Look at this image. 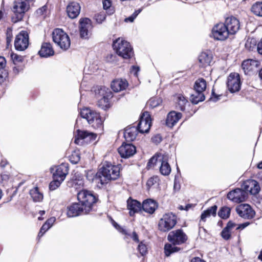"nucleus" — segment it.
Wrapping results in <instances>:
<instances>
[{
	"label": "nucleus",
	"instance_id": "774afa93",
	"mask_svg": "<svg viewBox=\"0 0 262 262\" xmlns=\"http://www.w3.org/2000/svg\"><path fill=\"white\" fill-rule=\"evenodd\" d=\"M6 77V75H0V84H2L4 82Z\"/></svg>",
	"mask_w": 262,
	"mask_h": 262
},
{
	"label": "nucleus",
	"instance_id": "dca6fc26",
	"mask_svg": "<svg viewBox=\"0 0 262 262\" xmlns=\"http://www.w3.org/2000/svg\"><path fill=\"white\" fill-rule=\"evenodd\" d=\"M248 196V193L244 189L236 188L230 191L227 194L228 199L233 202L239 203L245 201Z\"/></svg>",
	"mask_w": 262,
	"mask_h": 262
},
{
	"label": "nucleus",
	"instance_id": "e2e57ef3",
	"mask_svg": "<svg viewBox=\"0 0 262 262\" xmlns=\"http://www.w3.org/2000/svg\"><path fill=\"white\" fill-rule=\"evenodd\" d=\"M6 65V60L4 57L0 56V68H3Z\"/></svg>",
	"mask_w": 262,
	"mask_h": 262
},
{
	"label": "nucleus",
	"instance_id": "680f3d73",
	"mask_svg": "<svg viewBox=\"0 0 262 262\" xmlns=\"http://www.w3.org/2000/svg\"><path fill=\"white\" fill-rule=\"evenodd\" d=\"M131 237L135 242H137V243L139 242L138 236L135 232H133V233L131 235Z\"/></svg>",
	"mask_w": 262,
	"mask_h": 262
},
{
	"label": "nucleus",
	"instance_id": "f03ea898",
	"mask_svg": "<svg viewBox=\"0 0 262 262\" xmlns=\"http://www.w3.org/2000/svg\"><path fill=\"white\" fill-rule=\"evenodd\" d=\"M167 239L171 244L165 245L164 252L167 256H169L180 250L176 245L185 243L188 239V236L182 229H180L170 232L167 236Z\"/></svg>",
	"mask_w": 262,
	"mask_h": 262
},
{
	"label": "nucleus",
	"instance_id": "338daca9",
	"mask_svg": "<svg viewBox=\"0 0 262 262\" xmlns=\"http://www.w3.org/2000/svg\"><path fill=\"white\" fill-rule=\"evenodd\" d=\"M41 228V231H43V233H45L47 231H48L50 228V227H49V226L47 224L45 223L42 226Z\"/></svg>",
	"mask_w": 262,
	"mask_h": 262
},
{
	"label": "nucleus",
	"instance_id": "8fccbe9b",
	"mask_svg": "<svg viewBox=\"0 0 262 262\" xmlns=\"http://www.w3.org/2000/svg\"><path fill=\"white\" fill-rule=\"evenodd\" d=\"M221 235L224 239L227 240L230 237L231 231L225 227L222 231Z\"/></svg>",
	"mask_w": 262,
	"mask_h": 262
},
{
	"label": "nucleus",
	"instance_id": "6ab92c4d",
	"mask_svg": "<svg viewBox=\"0 0 262 262\" xmlns=\"http://www.w3.org/2000/svg\"><path fill=\"white\" fill-rule=\"evenodd\" d=\"M118 151L122 158H128L136 152V148L132 144L123 143L118 148Z\"/></svg>",
	"mask_w": 262,
	"mask_h": 262
},
{
	"label": "nucleus",
	"instance_id": "4d7b16f0",
	"mask_svg": "<svg viewBox=\"0 0 262 262\" xmlns=\"http://www.w3.org/2000/svg\"><path fill=\"white\" fill-rule=\"evenodd\" d=\"M257 51L259 54L262 55V38L257 44Z\"/></svg>",
	"mask_w": 262,
	"mask_h": 262
},
{
	"label": "nucleus",
	"instance_id": "37998d69",
	"mask_svg": "<svg viewBox=\"0 0 262 262\" xmlns=\"http://www.w3.org/2000/svg\"><path fill=\"white\" fill-rule=\"evenodd\" d=\"M84 185V181L82 178L79 177L78 179L73 178V186L75 189H79L82 187Z\"/></svg>",
	"mask_w": 262,
	"mask_h": 262
},
{
	"label": "nucleus",
	"instance_id": "aec40b11",
	"mask_svg": "<svg viewBox=\"0 0 262 262\" xmlns=\"http://www.w3.org/2000/svg\"><path fill=\"white\" fill-rule=\"evenodd\" d=\"M242 188L246 192H249L252 195L257 194L260 190L258 183L254 180H248L245 181Z\"/></svg>",
	"mask_w": 262,
	"mask_h": 262
},
{
	"label": "nucleus",
	"instance_id": "de8ad7c7",
	"mask_svg": "<svg viewBox=\"0 0 262 262\" xmlns=\"http://www.w3.org/2000/svg\"><path fill=\"white\" fill-rule=\"evenodd\" d=\"M161 155H162L161 154H159V155H157V156H155L154 157H152L150 160L149 161H148V163H147V167L148 168H150V167H151L152 166H154V164H155L156 163V162L159 161V156H160Z\"/></svg>",
	"mask_w": 262,
	"mask_h": 262
},
{
	"label": "nucleus",
	"instance_id": "a211bd4d",
	"mask_svg": "<svg viewBox=\"0 0 262 262\" xmlns=\"http://www.w3.org/2000/svg\"><path fill=\"white\" fill-rule=\"evenodd\" d=\"M51 169L53 173V177H55L56 179L62 181L65 179L69 171L68 166L66 164H61L54 168H51Z\"/></svg>",
	"mask_w": 262,
	"mask_h": 262
},
{
	"label": "nucleus",
	"instance_id": "09e8293b",
	"mask_svg": "<svg viewBox=\"0 0 262 262\" xmlns=\"http://www.w3.org/2000/svg\"><path fill=\"white\" fill-rule=\"evenodd\" d=\"M141 12V9L136 10L131 16L125 19V22H133L137 15Z\"/></svg>",
	"mask_w": 262,
	"mask_h": 262
},
{
	"label": "nucleus",
	"instance_id": "72a5a7b5",
	"mask_svg": "<svg viewBox=\"0 0 262 262\" xmlns=\"http://www.w3.org/2000/svg\"><path fill=\"white\" fill-rule=\"evenodd\" d=\"M217 208L216 205H213L204 211L201 215L200 222H205L206 218L210 217L211 215L215 216L216 213Z\"/></svg>",
	"mask_w": 262,
	"mask_h": 262
},
{
	"label": "nucleus",
	"instance_id": "393cba45",
	"mask_svg": "<svg viewBox=\"0 0 262 262\" xmlns=\"http://www.w3.org/2000/svg\"><path fill=\"white\" fill-rule=\"evenodd\" d=\"M168 155L159 156V161L161 162L160 171L162 174L168 176L171 172V168L168 163Z\"/></svg>",
	"mask_w": 262,
	"mask_h": 262
},
{
	"label": "nucleus",
	"instance_id": "bb28decb",
	"mask_svg": "<svg viewBox=\"0 0 262 262\" xmlns=\"http://www.w3.org/2000/svg\"><path fill=\"white\" fill-rule=\"evenodd\" d=\"M213 56L210 51H207L202 52L199 56V61L200 66L206 67L211 65L212 61Z\"/></svg>",
	"mask_w": 262,
	"mask_h": 262
},
{
	"label": "nucleus",
	"instance_id": "3c124183",
	"mask_svg": "<svg viewBox=\"0 0 262 262\" xmlns=\"http://www.w3.org/2000/svg\"><path fill=\"white\" fill-rule=\"evenodd\" d=\"M96 20L98 23H102L106 18V15L104 13H100L95 16Z\"/></svg>",
	"mask_w": 262,
	"mask_h": 262
},
{
	"label": "nucleus",
	"instance_id": "f257e3e1",
	"mask_svg": "<svg viewBox=\"0 0 262 262\" xmlns=\"http://www.w3.org/2000/svg\"><path fill=\"white\" fill-rule=\"evenodd\" d=\"M119 176L120 167L118 165H114L110 162H105L96 174L94 181L100 187L107 183L108 181L116 180Z\"/></svg>",
	"mask_w": 262,
	"mask_h": 262
},
{
	"label": "nucleus",
	"instance_id": "69168bd1",
	"mask_svg": "<svg viewBox=\"0 0 262 262\" xmlns=\"http://www.w3.org/2000/svg\"><path fill=\"white\" fill-rule=\"evenodd\" d=\"M249 225V223H245L244 224H242L239 225L236 228V229H243L247 226Z\"/></svg>",
	"mask_w": 262,
	"mask_h": 262
},
{
	"label": "nucleus",
	"instance_id": "6e6552de",
	"mask_svg": "<svg viewBox=\"0 0 262 262\" xmlns=\"http://www.w3.org/2000/svg\"><path fill=\"white\" fill-rule=\"evenodd\" d=\"M177 223V216L172 212L163 214L158 223V229L163 232H167L173 228Z\"/></svg>",
	"mask_w": 262,
	"mask_h": 262
},
{
	"label": "nucleus",
	"instance_id": "f3484780",
	"mask_svg": "<svg viewBox=\"0 0 262 262\" xmlns=\"http://www.w3.org/2000/svg\"><path fill=\"white\" fill-rule=\"evenodd\" d=\"M77 135L75 137V143L76 144L80 145L83 143V140L86 142L94 141L97 137V134L85 130H77Z\"/></svg>",
	"mask_w": 262,
	"mask_h": 262
},
{
	"label": "nucleus",
	"instance_id": "052dcab7",
	"mask_svg": "<svg viewBox=\"0 0 262 262\" xmlns=\"http://www.w3.org/2000/svg\"><path fill=\"white\" fill-rule=\"evenodd\" d=\"M236 226V224L230 221L228 223L226 228L229 229L230 231Z\"/></svg>",
	"mask_w": 262,
	"mask_h": 262
},
{
	"label": "nucleus",
	"instance_id": "a878e982",
	"mask_svg": "<svg viewBox=\"0 0 262 262\" xmlns=\"http://www.w3.org/2000/svg\"><path fill=\"white\" fill-rule=\"evenodd\" d=\"M81 7L77 2L70 3L67 7L68 16L72 19L76 18L79 14Z\"/></svg>",
	"mask_w": 262,
	"mask_h": 262
},
{
	"label": "nucleus",
	"instance_id": "6e6d98bb",
	"mask_svg": "<svg viewBox=\"0 0 262 262\" xmlns=\"http://www.w3.org/2000/svg\"><path fill=\"white\" fill-rule=\"evenodd\" d=\"M47 7L46 6H43L39 9H37L36 11V13L38 15H42L44 12L47 10Z\"/></svg>",
	"mask_w": 262,
	"mask_h": 262
},
{
	"label": "nucleus",
	"instance_id": "f704fd0d",
	"mask_svg": "<svg viewBox=\"0 0 262 262\" xmlns=\"http://www.w3.org/2000/svg\"><path fill=\"white\" fill-rule=\"evenodd\" d=\"M30 194L35 202H40L43 199V194L39 191L38 187H35L30 191Z\"/></svg>",
	"mask_w": 262,
	"mask_h": 262
},
{
	"label": "nucleus",
	"instance_id": "864d4df0",
	"mask_svg": "<svg viewBox=\"0 0 262 262\" xmlns=\"http://www.w3.org/2000/svg\"><path fill=\"white\" fill-rule=\"evenodd\" d=\"M103 8L104 9H107L110 8L111 6V0H103Z\"/></svg>",
	"mask_w": 262,
	"mask_h": 262
},
{
	"label": "nucleus",
	"instance_id": "9b49d317",
	"mask_svg": "<svg viewBox=\"0 0 262 262\" xmlns=\"http://www.w3.org/2000/svg\"><path fill=\"white\" fill-rule=\"evenodd\" d=\"M242 82L239 74L231 73L228 76L227 86L229 91L231 93L238 92L241 88Z\"/></svg>",
	"mask_w": 262,
	"mask_h": 262
},
{
	"label": "nucleus",
	"instance_id": "c03bdc74",
	"mask_svg": "<svg viewBox=\"0 0 262 262\" xmlns=\"http://www.w3.org/2000/svg\"><path fill=\"white\" fill-rule=\"evenodd\" d=\"M138 250L141 255H145L147 252V248L146 245L143 242H141L138 245Z\"/></svg>",
	"mask_w": 262,
	"mask_h": 262
},
{
	"label": "nucleus",
	"instance_id": "2f4dec72",
	"mask_svg": "<svg viewBox=\"0 0 262 262\" xmlns=\"http://www.w3.org/2000/svg\"><path fill=\"white\" fill-rule=\"evenodd\" d=\"M38 53L41 57H48L53 55L54 52L50 43L45 42L42 43Z\"/></svg>",
	"mask_w": 262,
	"mask_h": 262
},
{
	"label": "nucleus",
	"instance_id": "473e14b6",
	"mask_svg": "<svg viewBox=\"0 0 262 262\" xmlns=\"http://www.w3.org/2000/svg\"><path fill=\"white\" fill-rule=\"evenodd\" d=\"M138 129L135 126H132L126 128L124 132V138L128 141H133L136 139Z\"/></svg>",
	"mask_w": 262,
	"mask_h": 262
},
{
	"label": "nucleus",
	"instance_id": "58836bf2",
	"mask_svg": "<svg viewBox=\"0 0 262 262\" xmlns=\"http://www.w3.org/2000/svg\"><path fill=\"white\" fill-rule=\"evenodd\" d=\"M162 102V100L160 98L154 97L150 98L147 102L149 107L154 108L159 106Z\"/></svg>",
	"mask_w": 262,
	"mask_h": 262
},
{
	"label": "nucleus",
	"instance_id": "4468645a",
	"mask_svg": "<svg viewBox=\"0 0 262 262\" xmlns=\"http://www.w3.org/2000/svg\"><path fill=\"white\" fill-rule=\"evenodd\" d=\"M80 35L82 38L87 39L91 35L93 26L91 20L88 18H81L79 20Z\"/></svg>",
	"mask_w": 262,
	"mask_h": 262
},
{
	"label": "nucleus",
	"instance_id": "f8f14e48",
	"mask_svg": "<svg viewBox=\"0 0 262 262\" xmlns=\"http://www.w3.org/2000/svg\"><path fill=\"white\" fill-rule=\"evenodd\" d=\"M212 36L216 40H224L230 34L228 29L223 23L217 24L212 29Z\"/></svg>",
	"mask_w": 262,
	"mask_h": 262
},
{
	"label": "nucleus",
	"instance_id": "ddd939ff",
	"mask_svg": "<svg viewBox=\"0 0 262 262\" xmlns=\"http://www.w3.org/2000/svg\"><path fill=\"white\" fill-rule=\"evenodd\" d=\"M29 45V35L27 31H21L16 36L14 46L17 50L24 51Z\"/></svg>",
	"mask_w": 262,
	"mask_h": 262
},
{
	"label": "nucleus",
	"instance_id": "4be33fe9",
	"mask_svg": "<svg viewBox=\"0 0 262 262\" xmlns=\"http://www.w3.org/2000/svg\"><path fill=\"white\" fill-rule=\"evenodd\" d=\"M225 25L230 34H235L240 28L239 20L235 17L231 16L226 19Z\"/></svg>",
	"mask_w": 262,
	"mask_h": 262
},
{
	"label": "nucleus",
	"instance_id": "423d86ee",
	"mask_svg": "<svg viewBox=\"0 0 262 262\" xmlns=\"http://www.w3.org/2000/svg\"><path fill=\"white\" fill-rule=\"evenodd\" d=\"M77 199L85 210V214H87L92 209L93 204L97 201L96 196L91 191L82 190L77 194Z\"/></svg>",
	"mask_w": 262,
	"mask_h": 262
},
{
	"label": "nucleus",
	"instance_id": "49530a36",
	"mask_svg": "<svg viewBox=\"0 0 262 262\" xmlns=\"http://www.w3.org/2000/svg\"><path fill=\"white\" fill-rule=\"evenodd\" d=\"M11 58L15 65H16L19 62H22L24 60V57L23 56L14 53L11 54Z\"/></svg>",
	"mask_w": 262,
	"mask_h": 262
},
{
	"label": "nucleus",
	"instance_id": "7c9ffc66",
	"mask_svg": "<svg viewBox=\"0 0 262 262\" xmlns=\"http://www.w3.org/2000/svg\"><path fill=\"white\" fill-rule=\"evenodd\" d=\"M127 204L130 216L133 215L135 212H137L141 210V205L139 202L136 200L129 199L127 201Z\"/></svg>",
	"mask_w": 262,
	"mask_h": 262
},
{
	"label": "nucleus",
	"instance_id": "20e7f679",
	"mask_svg": "<svg viewBox=\"0 0 262 262\" xmlns=\"http://www.w3.org/2000/svg\"><path fill=\"white\" fill-rule=\"evenodd\" d=\"M80 115L81 118L85 119L89 124L95 128H100L102 126V120L99 113L89 108H84L81 110Z\"/></svg>",
	"mask_w": 262,
	"mask_h": 262
},
{
	"label": "nucleus",
	"instance_id": "5701e85b",
	"mask_svg": "<svg viewBox=\"0 0 262 262\" xmlns=\"http://www.w3.org/2000/svg\"><path fill=\"white\" fill-rule=\"evenodd\" d=\"M242 66L245 73L249 74L251 72L257 71V69L260 66V62L257 60L249 59L244 60Z\"/></svg>",
	"mask_w": 262,
	"mask_h": 262
},
{
	"label": "nucleus",
	"instance_id": "0e129e2a",
	"mask_svg": "<svg viewBox=\"0 0 262 262\" xmlns=\"http://www.w3.org/2000/svg\"><path fill=\"white\" fill-rule=\"evenodd\" d=\"M190 262H206L203 259L198 257H195L191 259Z\"/></svg>",
	"mask_w": 262,
	"mask_h": 262
},
{
	"label": "nucleus",
	"instance_id": "79ce46f5",
	"mask_svg": "<svg viewBox=\"0 0 262 262\" xmlns=\"http://www.w3.org/2000/svg\"><path fill=\"white\" fill-rule=\"evenodd\" d=\"M53 180L50 182L49 184V189L50 190H54L60 186L62 181H60L58 179H56L55 177H53Z\"/></svg>",
	"mask_w": 262,
	"mask_h": 262
},
{
	"label": "nucleus",
	"instance_id": "c9c22d12",
	"mask_svg": "<svg viewBox=\"0 0 262 262\" xmlns=\"http://www.w3.org/2000/svg\"><path fill=\"white\" fill-rule=\"evenodd\" d=\"M251 11L254 15L262 17V2L255 3L252 6Z\"/></svg>",
	"mask_w": 262,
	"mask_h": 262
},
{
	"label": "nucleus",
	"instance_id": "bf43d9fd",
	"mask_svg": "<svg viewBox=\"0 0 262 262\" xmlns=\"http://www.w3.org/2000/svg\"><path fill=\"white\" fill-rule=\"evenodd\" d=\"M139 71V68L138 67L133 66L131 72L135 76L137 77V73Z\"/></svg>",
	"mask_w": 262,
	"mask_h": 262
},
{
	"label": "nucleus",
	"instance_id": "412c9836",
	"mask_svg": "<svg viewBox=\"0 0 262 262\" xmlns=\"http://www.w3.org/2000/svg\"><path fill=\"white\" fill-rule=\"evenodd\" d=\"M236 210L239 215L245 219H252L255 215V211L247 204L240 205Z\"/></svg>",
	"mask_w": 262,
	"mask_h": 262
},
{
	"label": "nucleus",
	"instance_id": "a19ab883",
	"mask_svg": "<svg viewBox=\"0 0 262 262\" xmlns=\"http://www.w3.org/2000/svg\"><path fill=\"white\" fill-rule=\"evenodd\" d=\"M80 159V154L77 151H73L69 156V160L73 164H77Z\"/></svg>",
	"mask_w": 262,
	"mask_h": 262
},
{
	"label": "nucleus",
	"instance_id": "1a4fd4ad",
	"mask_svg": "<svg viewBox=\"0 0 262 262\" xmlns=\"http://www.w3.org/2000/svg\"><path fill=\"white\" fill-rule=\"evenodd\" d=\"M206 88V80L203 78L196 80L194 85V93L191 95V101L192 103L196 104L205 100L204 92Z\"/></svg>",
	"mask_w": 262,
	"mask_h": 262
},
{
	"label": "nucleus",
	"instance_id": "7ed1b4c3",
	"mask_svg": "<svg viewBox=\"0 0 262 262\" xmlns=\"http://www.w3.org/2000/svg\"><path fill=\"white\" fill-rule=\"evenodd\" d=\"M114 50L116 53L124 59H129L133 55V50L129 42L121 38L114 41L113 44Z\"/></svg>",
	"mask_w": 262,
	"mask_h": 262
},
{
	"label": "nucleus",
	"instance_id": "2eb2a0df",
	"mask_svg": "<svg viewBox=\"0 0 262 262\" xmlns=\"http://www.w3.org/2000/svg\"><path fill=\"white\" fill-rule=\"evenodd\" d=\"M151 125V119L148 112H144L140 117L137 128L141 133H148Z\"/></svg>",
	"mask_w": 262,
	"mask_h": 262
},
{
	"label": "nucleus",
	"instance_id": "0eeeda50",
	"mask_svg": "<svg viewBox=\"0 0 262 262\" xmlns=\"http://www.w3.org/2000/svg\"><path fill=\"white\" fill-rule=\"evenodd\" d=\"M95 95L98 99V106L103 110L110 107L109 99L112 97L110 90L105 87H97L95 90Z\"/></svg>",
	"mask_w": 262,
	"mask_h": 262
},
{
	"label": "nucleus",
	"instance_id": "5fc2aeb1",
	"mask_svg": "<svg viewBox=\"0 0 262 262\" xmlns=\"http://www.w3.org/2000/svg\"><path fill=\"white\" fill-rule=\"evenodd\" d=\"M56 221V219L55 217H52L50 219H49L45 223L46 224H47L49 227H51L53 225V224H54V223Z\"/></svg>",
	"mask_w": 262,
	"mask_h": 262
},
{
	"label": "nucleus",
	"instance_id": "cd10ccee",
	"mask_svg": "<svg viewBox=\"0 0 262 262\" xmlns=\"http://www.w3.org/2000/svg\"><path fill=\"white\" fill-rule=\"evenodd\" d=\"M182 117V114L175 111L170 112L167 116L166 124L169 127H172Z\"/></svg>",
	"mask_w": 262,
	"mask_h": 262
},
{
	"label": "nucleus",
	"instance_id": "4c0bfd02",
	"mask_svg": "<svg viewBox=\"0 0 262 262\" xmlns=\"http://www.w3.org/2000/svg\"><path fill=\"white\" fill-rule=\"evenodd\" d=\"M231 209L228 207H223L219 211L218 215L223 219H227L229 217Z\"/></svg>",
	"mask_w": 262,
	"mask_h": 262
},
{
	"label": "nucleus",
	"instance_id": "c756f323",
	"mask_svg": "<svg viewBox=\"0 0 262 262\" xmlns=\"http://www.w3.org/2000/svg\"><path fill=\"white\" fill-rule=\"evenodd\" d=\"M128 82L126 79H116L113 80L111 83V88L115 92L123 91L127 87Z\"/></svg>",
	"mask_w": 262,
	"mask_h": 262
},
{
	"label": "nucleus",
	"instance_id": "603ef678",
	"mask_svg": "<svg viewBox=\"0 0 262 262\" xmlns=\"http://www.w3.org/2000/svg\"><path fill=\"white\" fill-rule=\"evenodd\" d=\"M152 142L156 144H159L162 141V137L160 135H156L151 139Z\"/></svg>",
	"mask_w": 262,
	"mask_h": 262
},
{
	"label": "nucleus",
	"instance_id": "a18cd8bd",
	"mask_svg": "<svg viewBox=\"0 0 262 262\" xmlns=\"http://www.w3.org/2000/svg\"><path fill=\"white\" fill-rule=\"evenodd\" d=\"M159 181V179L158 176H153L150 178L147 181V187L149 188L152 186L158 183Z\"/></svg>",
	"mask_w": 262,
	"mask_h": 262
},
{
	"label": "nucleus",
	"instance_id": "39448f33",
	"mask_svg": "<svg viewBox=\"0 0 262 262\" xmlns=\"http://www.w3.org/2000/svg\"><path fill=\"white\" fill-rule=\"evenodd\" d=\"M29 9V4L27 0H15L12 9L13 13L11 18L12 22L16 23L20 21Z\"/></svg>",
	"mask_w": 262,
	"mask_h": 262
},
{
	"label": "nucleus",
	"instance_id": "ea45409f",
	"mask_svg": "<svg viewBox=\"0 0 262 262\" xmlns=\"http://www.w3.org/2000/svg\"><path fill=\"white\" fill-rule=\"evenodd\" d=\"M257 44L256 40L255 38H248L245 43V48L249 50H253L255 48Z\"/></svg>",
	"mask_w": 262,
	"mask_h": 262
},
{
	"label": "nucleus",
	"instance_id": "e433bc0d",
	"mask_svg": "<svg viewBox=\"0 0 262 262\" xmlns=\"http://www.w3.org/2000/svg\"><path fill=\"white\" fill-rule=\"evenodd\" d=\"M177 103L179 109L181 111H184L185 105L188 103V101L183 95H179L177 98Z\"/></svg>",
	"mask_w": 262,
	"mask_h": 262
},
{
	"label": "nucleus",
	"instance_id": "9d476101",
	"mask_svg": "<svg viewBox=\"0 0 262 262\" xmlns=\"http://www.w3.org/2000/svg\"><path fill=\"white\" fill-rule=\"evenodd\" d=\"M52 38L53 41L63 50H68L70 47L71 41L69 36L60 29L54 30Z\"/></svg>",
	"mask_w": 262,
	"mask_h": 262
},
{
	"label": "nucleus",
	"instance_id": "b1692460",
	"mask_svg": "<svg viewBox=\"0 0 262 262\" xmlns=\"http://www.w3.org/2000/svg\"><path fill=\"white\" fill-rule=\"evenodd\" d=\"M81 213H85L84 207L80 203H73L67 207V215L69 217L79 215Z\"/></svg>",
	"mask_w": 262,
	"mask_h": 262
},
{
	"label": "nucleus",
	"instance_id": "c85d7f7f",
	"mask_svg": "<svg viewBox=\"0 0 262 262\" xmlns=\"http://www.w3.org/2000/svg\"><path fill=\"white\" fill-rule=\"evenodd\" d=\"M158 203L154 200L148 199L143 201L142 207L143 210L150 214H152L158 208Z\"/></svg>",
	"mask_w": 262,
	"mask_h": 262
},
{
	"label": "nucleus",
	"instance_id": "13d9d810",
	"mask_svg": "<svg viewBox=\"0 0 262 262\" xmlns=\"http://www.w3.org/2000/svg\"><path fill=\"white\" fill-rule=\"evenodd\" d=\"M220 96V95H216L214 92H212V96L210 98V100L215 102L219 100Z\"/></svg>",
	"mask_w": 262,
	"mask_h": 262
}]
</instances>
